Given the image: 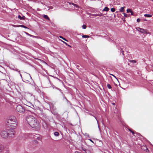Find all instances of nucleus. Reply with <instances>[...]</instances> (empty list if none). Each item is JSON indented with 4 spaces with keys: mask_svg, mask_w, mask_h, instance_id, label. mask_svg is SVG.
I'll return each instance as SVG.
<instances>
[{
    "mask_svg": "<svg viewBox=\"0 0 153 153\" xmlns=\"http://www.w3.org/2000/svg\"><path fill=\"white\" fill-rule=\"evenodd\" d=\"M75 153H81L80 152H76Z\"/></svg>",
    "mask_w": 153,
    "mask_h": 153,
    "instance_id": "nucleus-34",
    "label": "nucleus"
},
{
    "mask_svg": "<svg viewBox=\"0 0 153 153\" xmlns=\"http://www.w3.org/2000/svg\"><path fill=\"white\" fill-rule=\"evenodd\" d=\"M142 149L144 150H145L146 152H147V151L148 150L147 147L146 146H143L142 147Z\"/></svg>",
    "mask_w": 153,
    "mask_h": 153,
    "instance_id": "nucleus-10",
    "label": "nucleus"
},
{
    "mask_svg": "<svg viewBox=\"0 0 153 153\" xmlns=\"http://www.w3.org/2000/svg\"><path fill=\"white\" fill-rule=\"evenodd\" d=\"M6 125L8 127L10 128H15L17 126V120L13 116L9 117L7 120Z\"/></svg>",
    "mask_w": 153,
    "mask_h": 153,
    "instance_id": "nucleus-2",
    "label": "nucleus"
},
{
    "mask_svg": "<svg viewBox=\"0 0 153 153\" xmlns=\"http://www.w3.org/2000/svg\"><path fill=\"white\" fill-rule=\"evenodd\" d=\"M19 27H22L25 28H27V27L26 26L23 25H20L19 26Z\"/></svg>",
    "mask_w": 153,
    "mask_h": 153,
    "instance_id": "nucleus-22",
    "label": "nucleus"
},
{
    "mask_svg": "<svg viewBox=\"0 0 153 153\" xmlns=\"http://www.w3.org/2000/svg\"><path fill=\"white\" fill-rule=\"evenodd\" d=\"M43 17L45 19H47L48 20H50V19H49V17L47 15H44L43 16Z\"/></svg>",
    "mask_w": 153,
    "mask_h": 153,
    "instance_id": "nucleus-16",
    "label": "nucleus"
},
{
    "mask_svg": "<svg viewBox=\"0 0 153 153\" xmlns=\"http://www.w3.org/2000/svg\"><path fill=\"white\" fill-rule=\"evenodd\" d=\"M59 37H60V38H62V39H63V40H66V41H67L66 40V39L65 38H63V37L62 36H59Z\"/></svg>",
    "mask_w": 153,
    "mask_h": 153,
    "instance_id": "nucleus-26",
    "label": "nucleus"
},
{
    "mask_svg": "<svg viewBox=\"0 0 153 153\" xmlns=\"http://www.w3.org/2000/svg\"><path fill=\"white\" fill-rule=\"evenodd\" d=\"M107 87H108V88L109 89H111V85L109 84H108L107 85Z\"/></svg>",
    "mask_w": 153,
    "mask_h": 153,
    "instance_id": "nucleus-20",
    "label": "nucleus"
},
{
    "mask_svg": "<svg viewBox=\"0 0 153 153\" xmlns=\"http://www.w3.org/2000/svg\"><path fill=\"white\" fill-rule=\"evenodd\" d=\"M86 27H87V26L86 25H83L82 26V28L83 29H85L86 28Z\"/></svg>",
    "mask_w": 153,
    "mask_h": 153,
    "instance_id": "nucleus-24",
    "label": "nucleus"
},
{
    "mask_svg": "<svg viewBox=\"0 0 153 153\" xmlns=\"http://www.w3.org/2000/svg\"><path fill=\"white\" fill-rule=\"evenodd\" d=\"M113 104L114 105V103H113Z\"/></svg>",
    "mask_w": 153,
    "mask_h": 153,
    "instance_id": "nucleus-39",
    "label": "nucleus"
},
{
    "mask_svg": "<svg viewBox=\"0 0 153 153\" xmlns=\"http://www.w3.org/2000/svg\"><path fill=\"white\" fill-rule=\"evenodd\" d=\"M97 15H98V14H94V16H98Z\"/></svg>",
    "mask_w": 153,
    "mask_h": 153,
    "instance_id": "nucleus-35",
    "label": "nucleus"
},
{
    "mask_svg": "<svg viewBox=\"0 0 153 153\" xmlns=\"http://www.w3.org/2000/svg\"><path fill=\"white\" fill-rule=\"evenodd\" d=\"M137 22H139L140 21V19L138 18L137 19Z\"/></svg>",
    "mask_w": 153,
    "mask_h": 153,
    "instance_id": "nucleus-28",
    "label": "nucleus"
},
{
    "mask_svg": "<svg viewBox=\"0 0 153 153\" xmlns=\"http://www.w3.org/2000/svg\"><path fill=\"white\" fill-rule=\"evenodd\" d=\"M25 33L27 34V35H28V36H30L31 37H36L35 36H33V35H32L30 34H29L28 33H27V32H25Z\"/></svg>",
    "mask_w": 153,
    "mask_h": 153,
    "instance_id": "nucleus-17",
    "label": "nucleus"
},
{
    "mask_svg": "<svg viewBox=\"0 0 153 153\" xmlns=\"http://www.w3.org/2000/svg\"><path fill=\"white\" fill-rule=\"evenodd\" d=\"M145 20V21H147V20H146V19H145V20Z\"/></svg>",
    "mask_w": 153,
    "mask_h": 153,
    "instance_id": "nucleus-41",
    "label": "nucleus"
},
{
    "mask_svg": "<svg viewBox=\"0 0 153 153\" xmlns=\"http://www.w3.org/2000/svg\"><path fill=\"white\" fill-rule=\"evenodd\" d=\"M16 110L18 112L20 113L23 112L25 111V109L20 105H18L17 106Z\"/></svg>",
    "mask_w": 153,
    "mask_h": 153,
    "instance_id": "nucleus-4",
    "label": "nucleus"
},
{
    "mask_svg": "<svg viewBox=\"0 0 153 153\" xmlns=\"http://www.w3.org/2000/svg\"><path fill=\"white\" fill-rule=\"evenodd\" d=\"M90 141L92 143H94L93 141L91 139H90Z\"/></svg>",
    "mask_w": 153,
    "mask_h": 153,
    "instance_id": "nucleus-32",
    "label": "nucleus"
},
{
    "mask_svg": "<svg viewBox=\"0 0 153 153\" xmlns=\"http://www.w3.org/2000/svg\"><path fill=\"white\" fill-rule=\"evenodd\" d=\"M4 149V147L3 146H0V153H1Z\"/></svg>",
    "mask_w": 153,
    "mask_h": 153,
    "instance_id": "nucleus-12",
    "label": "nucleus"
},
{
    "mask_svg": "<svg viewBox=\"0 0 153 153\" xmlns=\"http://www.w3.org/2000/svg\"><path fill=\"white\" fill-rule=\"evenodd\" d=\"M29 137L32 138H34L35 139L39 140L40 138L39 135L37 134H31L30 135Z\"/></svg>",
    "mask_w": 153,
    "mask_h": 153,
    "instance_id": "nucleus-5",
    "label": "nucleus"
},
{
    "mask_svg": "<svg viewBox=\"0 0 153 153\" xmlns=\"http://www.w3.org/2000/svg\"><path fill=\"white\" fill-rule=\"evenodd\" d=\"M46 81L48 82V85H46V86L48 87H50L51 86V84L49 78H47Z\"/></svg>",
    "mask_w": 153,
    "mask_h": 153,
    "instance_id": "nucleus-8",
    "label": "nucleus"
},
{
    "mask_svg": "<svg viewBox=\"0 0 153 153\" xmlns=\"http://www.w3.org/2000/svg\"><path fill=\"white\" fill-rule=\"evenodd\" d=\"M95 118H96V120H97V119L95 117Z\"/></svg>",
    "mask_w": 153,
    "mask_h": 153,
    "instance_id": "nucleus-40",
    "label": "nucleus"
},
{
    "mask_svg": "<svg viewBox=\"0 0 153 153\" xmlns=\"http://www.w3.org/2000/svg\"><path fill=\"white\" fill-rule=\"evenodd\" d=\"M115 10L114 8H112L111 9V11L112 12H114Z\"/></svg>",
    "mask_w": 153,
    "mask_h": 153,
    "instance_id": "nucleus-25",
    "label": "nucleus"
},
{
    "mask_svg": "<svg viewBox=\"0 0 153 153\" xmlns=\"http://www.w3.org/2000/svg\"><path fill=\"white\" fill-rule=\"evenodd\" d=\"M83 150L87 153L86 150L85 149H83Z\"/></svg>",
    "mask_w": 153,
    "mask_h": 153,
    "instance_id": "nucleus-33",
    "label": "nucleus"
},
{
    "mask_svg": "<svg viewBox=\"0 0 153 153\" xmlns=\"http://www.w3.org/2000/svg\"><path fill=\"white\" fill-rule=\"evenodd\" d=\"M129 62H132L133 63H135L136 62V61L135 60H130Z\"/></svg>",
    "mask_w": 153,
    "mask_h": 153,
    "instance_id": "nucleus-23",
    "label": "nucleus"
},
{
    "mask_svg": "<svg viewBox=\"0 0 153 153\" xmlns=\"http://www.w3.org/2000/svg\"><path fill=\"white\" fill-rule=\"evenodd\" d=\"M112 75L114 76V77H115V76H114V75Z\"/></svg>",
    "mask_w": 153,
    "mask_h": 153,
    "instance_id": "nucleus-38",
    "label": "nucleus"
},
{
    "mask_svg": "<svg viewBox=\"0 0 153 153\" xmlns=\"http://www.w3.org/2000/svg\"><path fill=\"white\" fill-rule=\"evenodd\" d=\"M9 133L6 130L2 131L1 133V137L4 138H7L8 136Z\"/></svg>",
    "mask_w": 153,
    "mask_h": 153,
    "instance_id": "nucleus-3",
    "label": "nucleus"
},
{
    "mask_svg": "<svg viewBox=\"0 0 153 153\" xmlns=\"http://www.w3.org/2000/svg\"><path fill=\"white\" fill-rule=\"evenodd\" d=\"M77 67H78V68H79V66H78V65H77Z\"/></svg>",
    "mask_w": 153,
    "mask_h": 153,
    "instance_id": "nucleus-37",
    "label": "nucleus"
},
{
    "mask_svg": "<svg viewBox=\"0 0 153 153\" xmlns=\"http://www.w3.org/2000/svg\"><path fill=\"white\" fill-rule=\"evenodd\" d=\"M24 17H25V16H23V17H22L20 15L18 16V18L21 20L24 19Z\"/></svg>",
    "mask_w": 153,
    "mask_h": 153,
    "instance_id": "nucleus-18",
    "label": "nucleus"
},
{
    "mask_svg": "<svg viewBox=\"0 0 153 153\" xmlns=\"http://www.w3.org/2000/svg\"><path fill=\"white\" fill-rule=\"evenodd\" d=\"M125 8V7H121L120 8V11L121 12H123L124 11V8Z\"/></svg>",
    "mask_w": 153,
    "mask_h": 153,
    "instance_id": "nucleus-11",
    "label": "nucleus"
},
{
    "mask_svg": "<svg viewBox=\"0 0 153 153\" xmlns=\"http://www.w3.org/2000/svg\"><path fill=\"white\" fill-rule=\"evenodd\" d=\"M82 37L84 38H89V36L88 35H83Z\"/></svg>",
    "mask_w": 153,
    "mask_h": 153,
    "instance_id": "nucleus-21",
    "label": "nucleus"
},
{
    "mask_svg": "<svg viewBox=\"0 0 153 153\" xmlns=\"http://www.w3.org/2000/svg\"><path fill=\"white\" fill-rule=\"evenodd\" d=\"M144 16L147 17H151L152 16V15L150 14H146L144 15Z\"/></svg>",
    "mask_w": 153,
    "mask_h": 153,
    "instance_id": "nucleus-15",
    "label": "nucleus"
},
{
    "mask_svg": "<svg viewBox=\"0 0 153 153\" xmlns=\"http://www.w3.org/2000/svg\"><path fill=\"white\" fill-rule=\"evenodd\" d=\"M69 4H72L73 5L74 7H77V8H78L79 7V6L76 4H75L74 3H69Z\"/></svg>",
    "mask_w": 153,
    "mask_h": 153,
    "instance_id": "nucleus-13",
    "label": "nucleus"
},
{
    "mask_svg": "<svg viewBox=\"0 0 153 153\" xmlns=\"http://www.w3.org/2000/svg\"><path fill=\"white\" fill-rule=\"evenodd\" d=\"M127 12L128 13H131V15H133L134 13H133V12L130 9H127Z\"/></svg>",
    "mask_w": 153,
    "mask_h": 153,
    "instance_id": "nucleus-9",
    "label": "nucleus"
},
{
    "mask_svg": "<svg viewBox=\"0 0 153 153\" xmlns=\"http://www.w3.org/2000/svg\"><path fill=\"white\" fill-rule=\"evenodd\" d=\"M129 130L132 132V133L133 135H134V136H135L134 135V133L133 131H131V130Z\"/></svg>",
    "mask_w": 153,
    "mask_h": 153,
    "instance_id": "nucleus-30",
    "label": "nucleus"
},
{
    "mask_svg": "<svg viewBox=\"0 0 153 153\" xmlns=\"http://www.w3.org/2000/svg\"><path fill=\"white\" fill-rule=\"evenodd\" d=\"M122 54L123 55L124 54H123V51H122Z\"/></svg>",
    "mask_w": 153,
    "mask_h": 153,
    "instance_id": "nucleus-36",
    "label": "nucleus"
},
{
    "mask_svg": "<svg viewBox=\"0 0 153 153\" xmlns=\"http://www.w3.org/2000/svg\"><path fill=\"white\" fill-rule=\"evenodd\" d=\"M137 29L138 31L141 32V33H147V31L146 30L140 27H138Z\"/></svg>",
    "mask_w": 153,
    "mask_h": 153,
    "instance_id": "nucleus-6",
    "label": "nucleus"
},
{
    "mask_svg": "<svg viewBox=\"0 0 153 153\" xmlns=\"http://www.w3.org/2000/svg\"><path fill=\"white\" fill-rule=\"evenodd\" d=\"M123 14H124V16L125 17H126L127 16V14H126L125 13H124Z\"/></svg>",
    "mask_w": 153,
    "mask_h": 153,
    "instance_id": "nucleus-31",
    "label": "nucleus"
},
{
    "mask_svg": "<svg viewBox=\"0 0 153 153\" xmlns=\"http://www.w3.org/2000/svg\"><path fill=\"white\" fill-rule=\"evenodd\" d=\"M54 135L56 136H58L59 135V134L57 132H55L54 133Z\"/></svg>",
    "mask_w": 153,
    "mask_h": 153,
    "instance_id": "nucleus-19",
    "label": "nucleus"
},
{
    "mask_svg": "<svg viewBox=\"0 0 153 153\" xmlns=\"http://www.w3.org/2000/svg\"><path fill=\"white\" fill-rule=\"evenodd\" d=\"M26 120L28 124L32 128L37 129L39 127V122L33 116L28 115L26 117Z\"/></svg>",
    "mask_w": 153,
    "mask_h": 153,
    "instance_id": "nucleus-1",
    "label": "nucleus"
},
{
    "mask_svg": "<svg viewBox=\"0 0 153 153\" xmlns=\"http://www.w3.org/2000/svg\"><path fill=\"white\" fill-rule=\"evenodd\" d=\"M10 133H9L8 136L9 137H13L15 134V132L13 130H12L11 131H9Z\"/></svg>",
    "mask_w": 153,
    "mask_h": 153,
    "instance_id": "nucleus-7",
    "label": "nucleus"
},
{
    "mask_svg": "<svg viewBox=\"0 0 153 153\" xmlns=\"http://www.w3.org/2000/svg\"><path fill=\"white\" fill-rule=\"evenodd\" d=\"M97 15L99 16H101L103 15V14L102 13H100V14H98Z\"/></svg>",
    "mask_w": 153,
    "mask_h": 153,
    "instance_id": "nucleus-27",
    "label": "nucleus"
},
{
    "mask_svg": "<svg viewBox=\"0 0 153 153\" xmlns=\"http://www.w3.org/2000/svg\"><path fill=\"white\" fill-rule=\"evenodd\" d=\"M109 8L107 7H105V8L102 10L103 11H108L109 10Z\"/></svg>",
    "mask_w": 153,
    "mask_h": 153,
    "instance_id": "nucleus-14",
    "label": "nucleus"
},
{
    "mask_svg": "<svg viewBox=\"0 0 153 153\" xmlns=\"http://www.w3.org/2000/svg\"><path fill=\"white\" fill-rule=\"evenodd\" d=\"M62 42H63V43H65V44H66V45H68V46H69V45H68L67 43L66 42H64V41H62Z\"/></svg>",
    "mask_w": 153,
    "mask_h": 153,
    "instance_id": "nucleus-29",
    "label": "nucleus"
}]
</instances>
